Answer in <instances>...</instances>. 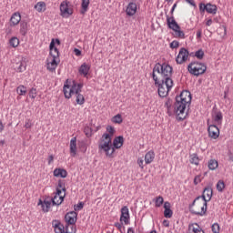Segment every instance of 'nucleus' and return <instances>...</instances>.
Segmentation results:
<instances>
[{"mask_svg":"<svg viewBox=\"0 0 233 233\" xmlns=\"http://www.w3.org/2000/svg\"><path fill=\"white\" fill-rule=\"evenodd\" d=\"M156 72L161 75L162 81H166L167 85L174 83V80H172V74L174 73L172 66L167 63H157L153 68V74H156Z\"/></svg>","mask_w":233,"mask_h":233,"instance_id":"obj_4","label":"nucleus"},{"mask_svg":"<svg viewBox=\"0 0 233 233\" xmlns=\"http://www.w3.org/2000/svg\"><path fill=\"white\" fill-rule=\"evenodd\" d=\"M192 103V94L189 91L184 90L180 93L179 96H176V101L172 98H167L165 102V108H167V114L169 116H177V121H183L187 119V113H185L187 110V105Z\"/></svg>","mask_w":233,"mask_h":233,"instance_id":"obj_1","label":"nucleus"},{"mask_svg":"<svg viewBox=\"0 0 233 233\" xmlns=\"http://www.w3.org/2000/svg\"><path fill=\"white\" fill-rule=\"evenodd\" d=\"M199 199L201 197H197L188 206L189 212L193 216H205L207 214V201Z\"/></svg>","mask_w":233,"mask_h":233,"instance_id":"obj_6","label":"nucleus"},{"mask_svg":"<svg viewBox=\"0 0 233 233\" xmlns=\"http://www.w3.org/2000/svg\"><path fill=\"white\" fill-rule=\"evenodd\" d=\"M35 10H37L38 12H45V10H46V4L45 2H38L35 5Z\"/></svg>","mask_w":233,"mask_h":233,"instance_id":"obj_38","label":"nucleus"},{"mask_svg":"<svg viewBox=\"0 0 233 233\" xmlns=\"http://www.w3.org/2000/svg\"><path fill=\"white\" fill-rule=\"evenodd\" d=\"M41 205L43 212H48L50 210V207L52 206L51 200H41L38 201V206Z\"/></svg>","mask_w":233,"mask_h":233,"instance_id":"obj_25","label":"nucleus"},{"mask_svg":"<svg viewBox=\"0 0 233 233\" xmlns=\"http://www.w3.org/2000/svg\"><path fill=\"white\" fill-rule=\"evenodd\" d=\"M208 137L211 139H218L219 137V127L215 124L208 127Z\"/></svg>","mask_w":233,"mask_h":233,"instance_id":"obj_17","label":"nucleus"},{"mask_svg":"<svg viewBox=\"0 0 233 233\" xmlns=\"http://www.w3.org/2000/svg\"><path fill=\"white\" fill-rule=\"evenodd\" d=\"M212 25V19H208L207 22H206V25L207 26H210Z\"/></svg>","mask_w":233,"mask_h":233,"instance_id":"obj_64","label":"nucleus"},{"mask_svg":"<svg viewBox=\"0 0 233 233\" xmlns=\"http://www.w3.org/2000/svg\"><path fill=\"white\" fill-rule=\"evenodd\" d=\"M9 45L10 46H12L13 48H17V46H19V38L13 36L10 40H9Z\"/></svg>","mask_w":233,"mask_h":233,"instance_id":"obj_40","label":"nucleus"},{"mask_svg":"<svg viewBox=\"0 0 233 233\" xmlns=\"http://www.w3.org/2000/svg\"><path fill=\"white\" fill-rule=\"evenodd\" d=\"M61 190V193L66 194V180L59 179L56 186V191Z\"/></svg>","mask_w":233,"mask_h":233,"instance_id":"obj_32","label":"nucleus"},{"mask_svg":"<svg viewBox=\"0 0 233 233\" xmlns=\"http://www.w3.org/2000/svg\"><path fill=\"white\" fill-rule=\"evenodd\" d=\"M188 49L181 47L177 56L176 57L177 65H183V63H186V61L188 59Z\"/></svg>","mask_w":233,"mask_h":233,"instance_id":"obj_12","label":"nucleus"},{"mask_svg":"<svg viewBox=\"0 0 233 233\" xmlns=\"http://www.w3.org/2000/svg\"><path fill=\"white\" fill-rule=\"evenodd\" d=\"M190 56H193L194 57H197V59H203L205 57V51L203 49H198L195 53H191Z\"/></svg>","mask_w":233,"mask_h":233,"instance_id":"obj_36","label":"nucleus"},{"mask_svg":"<svg viewBox=\"0 0 233 233\" xmlns=\"http://www.w3.org/2000/svg\"><path fill=\"white\" fill-rule=\"evenodd\" d=\"M29 97H31V99H35V97H37V89L32 87L29 91Z\"/></svg>","mask_w":233,"mask_h":233,"instance_id":"obj_46","label":"nucleus"},{"mask_svg":"<svg viewBox=\"0 0 233 233\" xmlns=\"http://www.w3.org/2000/svg\"><path fill=\"white\" fill-rule=\"evenodd\" d=\"M208 167L209 170H216V168H218V167H219V163L216 159H210L208 162Z\"/></svg>","mask_w":233,"mask_h":233,"instance_id":"obj_35","label":"nucleus"},{"mask_svg":"<svg viewBox=\"0 0 233 233\" xmlns=\"http://www.w3.org/2000/svg\"><path fill=\"white\" fill-rule=\"evenodd\" d=\"M137 12V5L134 2H130L127 5V7L126 9V14L129 17H132V15H136V13Z\"/></svg>","mask_w":233,"mask_h":233,"instance_id":"obj_19","label":"nucleus"},{"mask_svg":"<svg viewBox=\"0 0 233 233\" xmlns=\"http://www.w3.org/2000/svg\"><path fill=\"white\" fill-rule=\"evenodd\" d=\"M167 25L168 28H170V30H173V31L179 30V28H181V26H179L177 22H176V18H174V15L172 16L167 15Z\"/></svg>","mask_w":233,"mask_h":233,"instance_id":"obj_18","label":"nucleus"},{"mask_svg":"<svg viewBox=\"0 0 233 233\" xmlns=\"http://www.w3.org/2000/svg\"><path fill=\"white\" fill-rule=\"evenodd\" d=\"M203 194L208 198V201L212 199L213 190L212 187H208L204 188Z\"/></svg>","mask_w":233,"mask_h":233,"instance_id":"obj_37","label":"nucleus"},{"mask_svg":"<svg viewBox=\"0 0 233 233\" xmlns=\"http://www.w3.org/2000/svg\"><path fill=\"white\" fill-rule=\"evenodd\" d=\"M33 126H34V124H32L31 119H26L25 120V128H32Z\"/></svg>","mask_w":233,"mask_h":233,"instance_id":"obj_49","label":"nucleus"},{"mask_svg":"<svg viewBox=\"0 0 233 233\" xmlns=\"http://www.w3.org/2000/svg\"><path fill=\"white\" fill-rule=\"evenodd\" d=\"M176 6H177V4H174L172 8H171V11H170V14H174V10H176Z\"/></svg>","mask_w":233,"mask_h":233,"instance_id":"obj_62","label":"nucleus"},{"mask_svg":"<svg viewBox=\"0 0 233 233\" xmlns=\"http://www.w3.org/2000/svg\"><path fill=\"white\" fill-rule=\"evenodd\" d=\"M144 163V160L143 158H138L137 159V165L140 167V168L144 169L145 168V166L143 165Z\"/></svg>","mask_w":233,"mask_h":233,"instance_id":"obj_54","label":"nucleus"},{"mask_svg":"<svg viewBox=\"0 0 233 233\" xmlns=\"http://www.w3.org/2000/svg\"><path fill=\"white\" fill-rule=\"evenodd\" d=\"M198 198H200L199 201H206V207H207V203L210 200H208V198L207 199V197L205 196V194L203 193L202 196H198Z\"/></svg>","mask_w":233,"mask_h":233,"instance_id":"obj_53","label":"nucleus"},{"mask_svg":"<svg viewBox=\"0 0 233 233\" xmlns=\"http://www.w3.org/2000/svg\"><path fill=\"white\" fill-rule=\"evenodd\" d=\"M155 157H156V153H154L153 150L148 151L145 155V163H146V165H150V163H152L154 161Z\"/></svg>","mask_w":233,"mask_h":233,"instance_id":"obj_28","label":"nucleus"},{"mask_svg":"<svg viewBox=\"0 0 233 233\" xmlns=\"http://www.w3.org/2000/svg\"><path fill=\"white\" fill-rule=\"evenodd\" d=\"M188 232L189 233H205L203 229L198 224H190L188 226Z\"/></svg>","mask_w":233,"mask_h":233,"instance_id":"obj_31","label":"nucleus"},{"mask_svg":"<svg viewBox=\"0 0 233 233\" xmlns=\"http://www.w3.org/2000/svg\"><path fill=\"white\" fill-rule=\"evenodd\" d=\"M70 154H72V156H76V154H77V138L76 137H73L70 140Z\"/></svg>","mask_w":233,"mask_h":233,"instance_id":"obj_27","label":"nucleus"},{"mask_svg":"<svg viewBox=\"0 0 233 233\" xmlns=\"http://www.w3.org/2000/svg\"><path fill=\"white\" fill-rule=\"evenodd\" d=\"M20 34L24 37L28 34V22L22 21L20 23Z\"/></svg>","mask_w":233,"mask_h":233,"instance_id":"obj_34","label":"nucleus"},{"mask_svg":"<svg viewBox=\"0 0 233 233\" xmlns=\"http://www.w3.org/2000/svg\"><path fill=\"white\" fill-rule=\"evenodd\" d=\"M206 12L208 14H212L213 15L218 14V6L210 3L207 4Z\"/></svg>","mask_w":233,"mask_h":233,"instance_id":"obj_33","label":"nucleus"},{"mask_svg":"<svg viewBox=\"0 0 233 233\" xmlns=\"http://www.w3.org/2000/svg\"><path fill=\"white\" fill-rule=\"evenodd\" d=\"M199 161H201V158H199V156H198V153L189 155V163L191 165H196V167H199Z\"/></svg>","mask_w":233,"mask_h":233,"instance_id":"obj_29","label":"nucleus"},{"mask_svg":"<svg viewBox=\"0 0 233 233\" xmlns=\"http://www.w3.org/2000/svg\"><path fill=\"white\" fill-rule=\"evenodd\" d=\"M84 133L86 137H92V136H94V130L92 129V127H90L88 126H86L84 127Z\"/></svg>","mask_w":233,"mask_h":233,"instance_id":"obj_41","label":"nucleus"},{"mask_svg":"<svg viewBox=\"0 0 233 233\" xmlns=\"http://www.w3.org/2000/svg\"><path fill=\"white\" fill-rule=\"evenodd\" d=\"M169 46H170V48H178L179 47V43L177 40H175L172 43H170Z\"/></svg>","mask_w":233,"mask_h":233,"instance_id":"obj_51","label":"nucleus"},{"mask_svg":"<svg viewBox=\"0 0 233 233\" xmlns=\"http://www.w3.org/2000/svg\"><path fill=\"white\" fill-rule=\"evenodd\" d=\"M88 6H90V0H81V10L80 14L85 15L88 12Z\"/></svg>","mask_w":233,"mask_h":233,"instance_id":"obj_30","label":"nucleus"},{"mask_svg":"<svg viewBox=\"0 0 233 233\" xmlns=\"http://www.w3.org/2000/svg\"><path fill=\"white\" fill-rule=\"evenodd\" d=\"M59 62H60L59 58L49 56L47 58V70H49V72H56V69L59 65Z\"/></svg>","mask_w":233,"mask_h":233,"instance_id":"obj_16","label":"nucleus"},{"mask_svg":"<svg viewBox=\"0 0 233 233\" xmlns=\"http://www.w3.org/2000/svg\"><path fill=\"white\" fill-rule=\"evenodd\" d=\"M125 143V138L123 136H118L114 138L113 140V147H112V140H111V152H109V155H106L107 157H112L114 155V152H116V148L119 149L121 147H123V144Z\"/></svg>","mask_w":233,"mask_h":233,"instance_id":"obj_9","label":"nucleus"},{"mask_svg":"<svg viewBox=\"0 0 233 233\" xmlns=\"http://www.w3.org/2000/svg\"><path fill=\"white\" fill-rule=\"evenodd\" d=\"M83 207H85V204L83 202H79L76 206H75V210H83Z\"/></svg>","mask_w":233,"mask_h":233,"instance_id":"obj_52","label":"nucleus"},{"mask_svg":"<svg viewBox=\"0 0 233 233\" xmlns=\"http://www.w3.org/2000/svg\"><path fill=\"white\" fill-rule=\"evenodd\" d=\"M52 227L55 233H65V226L61 224V221L55 219L52 221Z\"/></svg>","mask_w":233,"mask_h":233,"instance_id":"obj_20","label":"nucleus"},{"mask_svg":"<svg viewBox=\"0 0 233 233\" xmlns=\"http://www.w3.org/2000/svg\"><path fill=\"white\" fill-rule=\"evenodd\" d=\"M201 182V175H197L194 178V185H199Z\"/></svg>","mask_w":233,"mask_h":233,"instance_id":"obj_50","label":"nucleus"},{"mask_svg":"<svg viewBox=\"0 0 233 233\" xmlns=\"http://www.w3.org/2000/svg\"><path fill=\"white\" fill-rule=\"evenodd\" d=\"M52 163H54V155L48 157V165H52Z\"/></svg>","mask_w":233,"mask_h":233,"instance_id":"obj_58","label":"nucleus"},{"mask_svg":"<svg viewBox=\"0 0 233 233\" xmlns=\"http://www.w3.org/2000/svg\"><path fill=\"white\" fill-rule=\"evenodd\" d=\"M151 76L153 81H155V86L157 87L159 97H167V96H168V92H170L172 90V87L174 86V82H171V84H167V80H159L156 74L152 73Z\"/></svg>","mask_w":233,"mask_h":233,"instance_id":"obj_5","label":"nucleus"},{"mask_svg":"<svg viewBox=\"0 0 233 233\" xmlns=\"http://www.w3.org/2000/svg\"><path fill=\"white\" fill-rule=\"evenodd\" d=\"M202 31L201 29L197 31V39H201Z\"/></svg>","mask_w":233,"mask_h":233,"instance_id":"obj_59","label":"nucleus"},{"mask_svg":"<svg viewBox=\"0 0 233 233\" xmlns=\"http://www.w3.org/2000/svg\"><path fill=\"white\" fill-rule=\"evenodd\" d=\"M163 203H165V199L162 196H158L155 198V206L157 207V208H159V207H161Z\"/></svg>","mask_w":233,"mask_h":233,"instance_id":"obj_42","label":"nucleus"},{"mask_svg":"<svg viewBox=\"0 0 233 233\" xmlns=\"http://www.w3.org/2000/svg\"><path fill=\"white\" fill-rule=\"evenodd\" d=\"M112 122L121 125V123H123V116H121L120 114H117L116 116H113Z\"/></svg>","mask_w":233,"mask_h":233,"instance_id":"obj_45","label":"nucleus"},{"mask_svg":"<svg viewBox=\"0 0 233 233\" xmlns=\"http://www.w3.org/2000/svg\"><path fill=\"white\" fill-rule=\"evenodd\" d=\"M211 230L213 233H219V224L214 223L211 227Z\"/></svg>","mask_w":233,"mask_h":233,"instance_id":"obj_48","label":"nucleus"},{"mask_svg":"<svg viewBox=\"0 0 233 233\" xmlns=\"http://www.w3.org/2000/svg\"><path fill=\"white\" fill-rule=\"evenodd\" d=\"M187 71L189 74H191V76L199 77V76H203V74L207 72V64L198 61H193L188 64Z\"/></svg>","mask_w":233,"mask_h":233,"instance_id":"obj_7","label":"nucleus"},{"mask_svg":"<svg viewBox=\"0 0 233 233\" xmlns=\"http://www.w3.org/2000/svg\"><path fill=\"white\" fill-rule=\"evenodd\" d=\"M82 90L83 83H78L74 79H66L64 83L63 92L66 99L76 96V105H85V96L81 94Z\"/></svg>","mask_w":233,"mask_h":233,"instance_id":"obj_2","label":"nucleus"},{"mask_svg":"<svg viewBox=\"0 0 233 233\" xmlns=\"http://www.w3.org/2000/svg\"><path fill=\"white\" fill-rule=\"evenodd\" d=\"M225 181L223 180H218V182L217 183V190L218 192H223V190H225Z\"/></svg>","mask_w":233,"mask_h":233,"instance_id":"obj_44","label":"nucleus"},{"mask_svg":"<svg viewBox=\"0 0 233 233\" xmlns=\"http://www.w3.org/2000/svg\"><path fill=\"white\" fill-rule=\"evenodd\" d=\"M65 221L66 223V228H68V227H70V225H72V227H74V225H76V223H77V212L70 211V212L66 213L65 216Z\"/></svg>","mask_w":233,"mask_h":233,"instance_id":"obj_11","label":"nucleus"},{"mask_svg":"<svg viewBox=\"0 0 233 233\" xmlns=\"http://www.w3.org/2000/svg\"><path fill=\"white\" fill-rule=\"evenodd\" d=\"M115 227L117 228V230H120L123 228V223L116 222L115 223Z\"/></svg>","mask_w":233,"mask_h":233,"instance_id":"obj_55","label":"nucleus"},{"mask_svg":"<svg viewBox=\"0 0 233 233\" xmlns=\"http://www.w3.org/2000/svg\"><path fill=\"white\" fill-rule=\"evenodd\" d=\"M78 72L80 76H84V77H86L88 76V72H90V65L84 63L80 66Z\"/></svg>","mask_w":233,"mask_h":233,"instance_id":"obj_23","label":"nucleus"},{"mask_svg":"<svg viewBox=\"0 0 233 233\" xmlns=\"http://www.w3.org/2000/svg\"><path fill=\"white\" fill-rule=\"evenodd\" d=\"M11 26H17L18 23H21V14L19 12H15L12 15L10 18Z\"/></svg>","mask_w":233,"mask_h":233,"instance_id":"obj_21","label":"nucleus"},{"mask_svg":"<svg viewBox=\"0 0 233 233\" xmlns=\"http://www.w3.org/2000/svg\"><path fill=\"white\" fill-rule=\"evenodd\" d=\"M106 132L102 135L98 142V151L105 152L106 156H110V148H112V137L116 134V128L112 126L106 127Z\"/></svg>","mask_w":233,"mask_h":233,"instance_id":"obj_3","label":"nucleus"},{"mask_svg":"<svg viewBox=\"0 0 233 233\" xmlns=\"http://www.w3.org/2000/svg\"><path fill=\"white\" fill-rule=\"evenodd\" d=\"M72 14H74V8L70 5V2L68 0H64L60 4V15L68 18Z\"/></svg>","mask_w":233,"mask_h":233,"instance_id":"obj_8","label":"nucleus"},{"mask_svg":"<svg viewBox=\"0 0 233 233\" xmlns=\"http://www.w3.org/2000/svg\"><path fill=\"white\" fill-rule=\"evenodd\" d=\"M163 225L164 227H170V223L168 222V220H164Z\"/></svg>","mask_w":233,"mask_h":233,"instance_id":"obj_61","label":"nucleus"},{"mask_svg":"<svg viewBox=\"0 0 233 233\" xmlns=\"http://www.w3.org/2000/svg\"><path fill=\"white\" fill-rule=\"evenodd\" d=\"M5 34H7V35L12 34V24H10V26L5 28Z\"/></svg>","mask_w":233,"mask_h":233,"instance_id":"obj_57","label":"nucleus"},{"mask_svg":"<svg viewBox=\"0 0 233 233\" xmlns=\"http://www.w3.org/2000/svg\"><path fill=\"white\" fill-rule=\"evenodd\" d=\"M186 3H188V5H191V6H194L196 8V2L194 0H186Z\"/></svg>","mask_w":233,"mask_h":233,"instance_id":"obj_56","label":"nucleus"},{"mask_svg":"<svg viewBox=\"0 0 233 233\" xmlns=\"http://www.w3.org/2000/svg\"><path fill=\"white\" fill-rule=\"evenodd\" d=\"M211 119L215 125H222L223 123V113L218 108H213L211 112Z\"/></svg>","mask_w":233,"mask_h":233,"instance_id":"obj_14","label":"nucleus"},{"mask_svg":"<svg viewBox=\"0 0 233 233\" xmlns=\"http://www.w3.org/2000/svg\"><path fill=\"white\" fill-rule=\"evenodd\" d=\"M198 8L200 14H205V12H207V4L205 5V3H200Z\"/></svg>","mask_w":233,"mask_h":233,"instance_id":"obj_47","label":"nucleus"},{"mask_svg":"<svg viewBox=\"0 0 233 233\" xmlns=\"http://www.w3.org/2000/svg\"><path fill=\"white\" fill-rule=\"evenodd\" d=\"M66 196V193H61V189H56V192L53 198H51V203L53 206H57L59 207V205H61V203H63V201H65V197Z\"/></svg>","mask_w":233,"mask_h":233,"instance_id":"obj_13","label":"nucleus"},{"mask_svg":"<svg viewBox=\"0 0 233 233\" xmlns=\"http://www.w3.org/2000/svg\"><path fill=\"white\" fill-rule=\"evenodd\" d=\"M56 45L59 46L61 45V40H59V38L52 39L50 45H49V57H55L59 59V49H57V47H56Z\"/></svg>","mask_w":233,"mask_h":233,"instance_id":"obj_10","label":"nucleus"},{"mask_svg":"<svg viewBox=\"0 0 233 233\" xmlns=\"http://www.w3.org/2000/svg\"><path fill=\"white\" fill-rule=\"evenodd\" d=\"M53 176H55V177H66L68 176V172L66 171V169H64V168H56L54 171H53Z\"/></svg>","mask_w":233,"mask_h":233,"instance_id":"obj_22","label":"nucleus"},{"mask_svg":"<svg viewBox=\"0 0 233 233\" xmlns=\"http://www.w3.org/2000/svg\"><path fill=\"white\" fill-rule=\"evenodd\" d=\"M170 202H165L164 203V218H172L174 212L172 211V209L170 208Z\"/></svg>","mask_w":233,"mask_h":233,"instance_id":"obj_26","label":"nucleus"},{"mask_svg":"<svg viewBox=\"0 0 233 233\" xmlns=\"http://www.w3.org/2000/svg\"><path fill=\"white\" fill-rule=\"evenodd\" d=\"M175 37H178L179 39H185V32L181 31V28L175 29Z\"/></svg>","mask_w":233,"mask_h":233,"instance_id":"obj_43","label":"nucleus"},{"mask_svg":"<svg viewBox=\"0 0 233 233\" xmlns=\"http://www.w3.org/2000/svg\"><path fill=\"white\" fill-rule=\"evenodd\" d=\"M120 212V221H124L125 225H130V211L128 210V207H122Z\"/></svg>","mask_w":233,"mask_h":233,"instance_id":"obj_15","label":"nucleus"},{"mask_svg":"<svg viewBox=\"0 0 233 233\" xmlns=\"http://www.w3.org/2000/svg\"><path fill=\"white\" fill-rule=\"evenodd\" d=\"M74 52H75L76 56H81V50L75 48Z\"/></svg>","mask_w":233,"mask_h":233,"instance_id":"obj_60","label":"nucleus"},{"mask_svg":"<svg viewBox=\"0 0 233 233\" xmlns=\"http://www.w3.org/2000/svg\"><path fill=\"white\" fill-rule=\"evenodd\" d=\"M127 233H136V231L134 230V228H128Z\"/></svg>","mask_w":233,"mask_h":233,"instance_id":"obj_63","label":"nucleus"},{"mask_svg":"<svg viewBox=\"0 0 233 233\" xmlns=\"http://www.w3.org/2000/svg\"><path fill=\"white\" fill-rule=\"evenodd\" d=\"M15 72H25L26 70V62L20 60L14 65Z\"/></svg>","mask_w":233,"mask_h":233,"instance_id":"obj_24","label":"nucleus"},{"mask_svg":"<svg viewBox=\"0 0 233 233\" xmlns=\"http://www.w3.org/2000/svg\"><path fill=\"white\" fill-rule=\"evenodd\" d=\"M16 93L18 96H26V86L20 85L16 87Z\"/></svg>","mask_w":233,"mask_h":233,"instance_id":"obj_39","label":"nucleus"}]
</instances>
